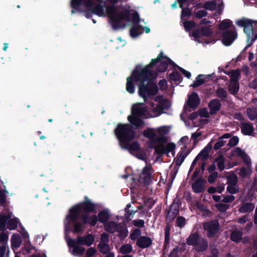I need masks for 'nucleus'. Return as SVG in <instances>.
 <instances>
[{
    "label": "nucleus",
    "mask_w": 257,
    "mask_h": 257,
    "mask_svg": "<svg viewBox=\"0 0 257 257\" xmlns=\"http://www.w3.org/2000/svg\"><path fill=\"white\" fill-rule=\"evenodd\" d=\"M171 60L161 53L156 59H153L150 64L144 68L135 70L132 76L127 78L126 90L131 94L135 92L134 83L141 82L142 84L139 86V95L146 101L148 99L152 98L156 95L158 91L157 86L151 82L152 74L150 70L151 67L156 64H159L158 71L164 72L167 69Z\"/></svg>",
    "instance_id": "1"
},
{
    "label": "nucleus",
    "mask_w": 257,
    "mask_h": 257,
    "mask_svg": "<svg viewBox=\"0 0 257 257\" xmlns=\"http://www.w3.org/2000/svg\"><path fill=\"white\" fill-rule=\"evenodd\" d=\"M80 5L88 8V12L85 13V16L87 18L91 16L89 14H95L102 17L107 14L114 29L121 27V20L129 21V11L122 8H116L113 6H108L105 12L104 9L100 5L95 6L94 0H71V5L73 9L77 8Z\"/></svg>",
    "instance_id": "2"
},
{
    "label": "nucleus",
    "mask_w": 257,
    "mask_h": 257,
    "mask_svg": "<svg viewBox=\"0 0 257 257\" xmlns=\"http://www.w3.org/2000/svg\"><path fill=\"white\" fill-rule=\"evenodd\" d=\"M150 105L148 109L143 103L134 104L132 108V115L128 116V121L136 127L142 126L144 124L142 118L157 117L161 114L163 108L160 105L155 106L154 103L151 102Z\"/></svg>",
    "instance_id": "3"
},
{
    "label": "nucleus",
    "mask_w": 257,
    "mask_h": 257,
    "mask_svg": "<svg viewBox=\"0 0 257 257\" xmlns=\"http://www.w3.org/2000/svg\"><path fill=\"white\" fill-rule=\"evenodd\" d=\"M115 132L122 149L127 150L132 154H134L140 150V145L137 142L130 143L135 138L130 125L119 124Z\"/></svg>",
    "instance_id": "4"
},
{
    "label": "nucleus",
    "mask_w": 257,
    "mask_h": 257,
    "mask_svg": "<svg viewBox=\"0 0 257 257\" xmlns=\"http://www.w3.org/2000/svg\"><path fill=\"white\" fill-rule=\"evenodd\" d=\"M170 131V126L163 125L158 127L156 130L148 128L144 132V136L148 138L152 145L159 143H167V135Z\"/></svg>",
    "instance_id": "5"
},
{
    "label": "nucleus",
    "mask_w": 257,
    "mask_h": 257,
    "mask_svg": "<svg viewBox=\"0 0 257 257\" xmlns=\"http://www.w3.org/2000/svg\"><path fill=\"white\" fill-rule=\"evenodd\" d=\"M95 209V205L86 197L83 202L77 204L70 210V217L73 220L76 219L82 212H93Z\"/></svg>",
    "instance_id": "6"
},
{
    "label": "nucleus",
    "mask_w": 257,
    "mask_h": 257,
    "mask_svg": "<svg viewBox=\"0 0 257 257\" xmlns=\"http://www.w3.org/2000/svg\"><path fill=\"white\" fill-rule=\"evenodd\" d=\"M235 24L240 27L244 28V32L249 39L255 40L257 37L254 35L253 30L257 27V23L251 20L241 18L235 21Z\"/></svg>",
    "instance_id": "7"
},
{
    "label": "nucleus",
    "mask_w": 257,
    "mask_h": 257,
    "mask_svg": "<svg viewBox=\"0 0 257 257\" xmlns=\"http://www.w3.org/2000/svg\"><path fill=\"white\" fill-rule=\"evenodd\" d=\"M18 220L15 218H13L12 213H9L8 215L2 213L0 216V230H4L6 228L11 230L15 229L18 225Z\"/></svg>",
    "instance_id": "8"
},
{
    "label": "nucleus",
    "mask_w": 257,
    "mask_h": 257,
    "mask_svg": "<svg viewBox=\"0 0 257 257\" xmlns=\"http://www.w3.org/2000/svg\"><path fill=\"white\" fill-rule=\"evenodd\" d=\"M152 146V147L155 148L156 152L159 154H168L171 152L172 155H174L173 151L176 148V145L174 143H159Z\"/></svg>",
    "instance_id": "9"
},
{
    "label": "nucleus",
    "mask_w": 257,
    "mask_h": 257,
    "mask_svg": "<svg viewBox=\"0 0 257 257\" xmlns=\"http://www.w3.org/2000/svg\"><path fill=\"white\" fill-rule=\"evenodd\" d=\"M153 173L151 166L146 165L143 169L138 179L139 185L149 184L152 180V175Z\"/></svg>",
    "instance_id": "10"
},
{
    "label": "nucleus",
    "mask_w": 257,
    "mask_h": 257,
    "mask_svg": "<svg viewBox=\"0 0 257 257\" xmlns=\"http://www.w3.org/2000/svg\"><path fill=\"white\" fill-rule=\"evenodd\" d=\"M220 34L222 36V43L226 46L230 45L237 37V34L234 30L223 31Z\"/></svg>",
    "instance_id": "11"
},
{
    "label": "nucleus",
    "mask_w": 257,
    "mask_h": 257,
    "mask_svg": "<svg viewBox=\"0 0 257 257\" xmlns=\"http://www.w3.org/2000/svg\"><path fill=\"white\" fill-rule=\"evenodd\" d=\"M203 228L207 231L208 236L212 237L219 229V223L217 220L206 222L203 225Z\"/></svg>",
    "instance_id": "12"
},
{
    "label": "nucleus",
    "mask_w": 257,
    "mask_h": 257,
    "mask_svg": "<svg viewBox=\"0 0 257 257\" xmlns=\"http://www.w3.org/2000/svg\"><path fill=\"white\" fill-rule=\"evenodd\" d=\"M67 244L70 248V251L71 253L73 255H81L85 251V248L83 247L77 245L78 244L77 241L74 239H69L67 240Z\"/></svg>",
    "instance_id": "13"
},
{
    "label": "nucleus",
    "mask_w": 257,
    "mask_h": 257,
    "mask_svg": "<svg viewBox=\"0 0 257 257\" xmlns=\"http://www.w3.org/2000/svg\"><path fill=\"white\" fill-rule=\"evenodd\" d=\"M75 220H72L70 217V214L67 216L65 220L64 224L66 230H69L70 229V226L71 221H73L74 223V232H79L82 231L83 230V227L80 223L75 222Z\"/></svg>",
    "instance_id": "14"
},
{
    "label": "nucleus",
    "mask_w": 257,
    "mask_h": 257,
    "mask_svg": "<svg viewBox=\"0 0 257 257\" xmlns=\"http://www.w3.org/2000/svg\"><path fill=\"white\" fill-rule=\"evenodd\" d=\"M211 34V31L209 27H205L202 28L201 30H197L195 31L192 36L194 38L195 41L200 42V39L203 36H209Z\"/></svg>",
    "instance_id": "15"
},
{
    "label": "nucleus",
    "mask_w": 257,
    "mask_h": 257,
    "mask_svg": "<svg viewBox=\"0 0 257 257\" xmlns=\"http://www.w3.org/2000/svg\"><path fill=\"white\" fill-rule=\"evenodd\" d=\"M75 240L78 244L90 246L94 242V238L92 235L88 234L85 237L78 236Z\"/></svg>",
    "instance_id": "16"
},
{
    "label": "nucleus",
    "mask_w": 257,
    "mask_h": 257,
    "mask_svg": "<svg viewBox=\"0 0 257 257\" xmlns=\"http://www.w3.org/2000/svg\"><path fill=\"white\" fill-rule=\"evenodd\" d=\"M234 153L235 155L239 156L243 161L246 164L249 165L251 164V161L249 156L246 154L245 152L237 147L234 150Z\"/></svg>",
    "instance_id": "17"
},
{
    "label": "nucleus",
    "mask_w": 257,
    "mask_h": 257,
    "mask_svg": "<svg viewBox=\"0 0 257 257\" xmlns=\"http://www.w3.org/2000/svg\"><path fill=\"white\" fill-rule=\"evenodd\" d=\"M200 102L198 95L196 93H193L188 96L187 101L188 105L191 108H196Z\"/></svg>",
    "instance_id": "18"
},
{
    "label": "nucleus",
    "mask_w": 257,
    "mask_h": 257,
    "mask_svg": "<svg viewBox=\"0 0 257 257\" xmlns=\"http://www.w3.org/2000/svg\"><path fill=\"white\" fill-rule=\"evenodd\" d=\"M241 132L245 135H251L254 132V128L251 123L242 122L241 126Z\"/></svg>",
    "instance_id": "19"
},
{
    "label": "nucleus",
    "mask_w": 257,
    "mask_h": 257,
    "mask_svg": "<svg viewBox=\"0 0 257 257\" xmlns=\"http://www.w3.org/2000/svg\"><path fill=\"white\" fill-rule=\"evenodd\" d=\"M137 244L140 247L146 248L152 244V240L149 237L142 236L138 239Z\"/></svg>",
    "instance_id": "20"
},
{
    "label": "nucleus",
    "mask_w": 257,
    "mask_h": 257,
    "mask_svg": "<svg viewBox=\"0 0 257 257\" xmlns=\"http://www.w3.org/2000/svg\"><path fill=\"white\" fill-rule=\"evenodd\" d=\"M254 208V205L251 203H243L240 205L239 211L242 213H248Z\"/></svg>",
    "instance_id": "21"
},
{
    "label": "nucleus",
    "mask_w": 257,
    "mask_h": 257,
    "mask_svg": "<svg viewBox=\"0 0 257 257\" xmlns=\"http://www.w3.org/2000/svg\"><path fill=\"white\" fill-rule=\"evenodd\" d=\"M209 106L210 108V113L213 114L219 110L220 107V101L217 99H213L209 103Z\"/></svg>",
    "instance_id": "22"
},
{
    "label": "nucleus",
    "mask_w": 257,
    "mask_h": 257,
    "mask_svg": "<svg viewBox=\"0 0 257 257\" xmlns=\"http://www.w3.org/2000/svg\"><path fill=\"white\" fill-rule=\"evenodd\" d=\"M118 226L119 224L112 221H108L104 224V228L106 231L111 233L116 231Z\"/></svg>",
    "instance_id": "23"
},
{
    "label": "nucleus",
    "mask_w": 257,
    "mask_h": 257,
    "mask_svg": "<svg viewBox=\"0 0 257 257\" xmlns=\"http://www.w3.org/2000/svg\"><path fill=\"white\" fill-rule=\"evenodd\" d=\"M210 75H199L197 77L196 81H195L191 86L193 87H198L203 83H204L207 80H208L210 77Z\"/></svg>",
    "instance_id": "24"
},
{
    "label": "nucleus",
    "mask_w": 257,
    "mask_h": 257,
    "mask_svg": "<svg viewBox=\"0 0 257 257\" xmlns=\"http://www.w3.org/2000/svg\"><path fill=\"white\" fill-rule=\"evenodd\" d=\"M212 148V146L208 144L205 148L198 154L197 158L201 159L202 160H205L209 156V153Z\"/></svg>",
    "instance_id": "25"
},
{
    "label": "nucleus",
    "mask_w": 257,
    "mask_h": 257,
    "mask_svg": "<svg viewBox=\"0 0 257 257\" xmlns=\"http://www.w3.org/2000/svg\"><path fill=\"white\" fill-rule=\"evenodd\" d=\"M201 238L199 237L198 234L197 233H194L191 234L187 240V243L189 245H193L196 246V244L198 243L199 240L201 239Z\"/></svg>",
    "instance_id": "26"
},
{
    "label": "nucleus",
    "mask_w": 257,
    "mask_h": 257,
    "mask_svg": "<svg viewBox=\"0 0 257 257\" xmlns=\"http://www.w3.org/2000/svg\"><path fill=\"white\" fill-rule=\"evenodd\" d=\"M230 136L231 135L230 134H225L222 136L214 145V149L216 150L222 147L225 143L224 139H228L230 137Z\"/></svg>",
    "instance_id": "27"
},
{
    "label": "nucleus",
    "mask_w": 257,
    "mask_h": 257,
    "mask_svg": "<svg viewBox=\"0 0 257 257\" xmlns=\"http://www.w3.org/2000/svg\"><path fill=\"white\" fill-rule=\"evenodd\" d=\"M82 218L85 224L89 223L92 225H95L98 221V218L96 215L88 217L87 215H84L82 216Z\"/></svg>",
    "instance_id": "28"
},
{
    "label": "nucleus",
    "mask_w": 257,
    "mask_h": 257,
    "mask_svg": "<svg viewBox=\"0 0 257 257\" xmlns=\"http://www.w3.org/2000/svg\"><path fill=\"white\" fill-rule=\"evenodd\" d=\"M215 163L220 171H223L225 168V159L222 155H219L215 160Z\"/></svg>",
    "instance_id": "29"
},
{
    "label": "nucleus",
    "mask_w": 257,
    "mask_h": 257,
    "mask_svg": "<svg viewBox=\"0 0 257 257\" xmlns=\"http://www.w3.org/2000/svg\"><path fill=\"white\" fill-rule=\"evenodd\" d=\"M247 165V166L246 167H242L240 170L239 174L241 177H247L250 176L251 173L252 169L251 164Z\"/></svg>",
    "instance_id": "30"
},
{
    "label": "nucleus",
    "mask_w": 257,
    "mask_h": 257,
    "mask_svg": "<svg viewBox=\"0 0 257 257\" xmlns=\"http://www.w3.org/2000/svg\"><path fill=\"white\" fill-rule=\"evenodd\" d=\"M98 220L101 223H106L110 218V214L108 211L103 210L100 212L98 215Z\"/></svg>",
    "instance_id": "31"
},
{
    "label": "nucleus",
    "mask_w": 257,
    "mask_h": 257,
    "mask_svg": "<svg viewBox=\"0 0 257 257\" xmlns=\"http://www.w3.org/2000/svg\"><path fill=\"white\" fill-rule=\"evenodd\" d=\"M188 153L185 150H183L180 151L176 159V164L178 166H180L184 161Z\"/></svg>",
    "instance_id": "32"
},
{
    "label": "nucleus",
    "mask_w": 257,
    "mask_h": 257,
    "mask_svg": "<svg viewBox=\"0 0 257 257\" xmlns=\"http://www.w3.org/2000/svg\"><path fill=\"white\" fill-rule=\"evenodd\" d=\"M119 233V236L120 238H124L128 234V230L124 224H119L118 229L116 230Z\"/></svg>",
    "instance_id": "33"
},
{
    "label": "nucleus",
    "mask_w": 257,
    "mask_h": 257,
    "mask_svg": "<svg viewBox=\"0 0 257 257\" xmlns=\"http://www.w3.org/2000/svg\"><path fill=\"white\" fill-rule=\"evenodd\" d=\"M203 183L202 180H199L192 184V188L195 193H200L203 190Z\"/></svg>",
    "instance_id": "34"
},
{
    "label": "nucleus",
    "mask_w": 257,
    "mask_h": 257,
    "mask_svg": "<svg viewBox=\"0 0 257 257\" xmlns=\"http://www.w3.org/2000/svg\"><path fill=\"white\" fill-rule=\"evenodd\" d=\"M232 22L229 20L223 21L219 25L220 33L223 31H229L228 29L231 27Z\"/></svg>",
    "instance_id": "35"
},
{
    "label": "nucleus",
    "mask_w": 257,
    "mask_h": 257,
    "mask_svg": "<svg viewBox=\"0 0 257 257\" xmlns=\"http://www.w3.org/2000/svg\"><path fill=\"white\" fill-rule=\"evenodd\" d=\"M11 242L13 247L18 248L22 243L21 237L19 235L14 234L11 238Z\"/></svg>",
    "instance_id": "36"
},
{
    "label": "nucleus",
    "mask_w": 257,
    "mask_h": 257,
    "mask_svg": "<svg viewBox=\"0 0 257 257\" xmlns=\"http://www.w3.org/2000/svg\"><path fill=\"white\" fill-rule=\"evenodd\" d=\"M207 247V241L205 239L202 238L199 240L198 243L196 244L195 246L196 249L199 251H202L206 249Z\"/></svg>",
    "instance_id": "37"
},
{
    "label": "nucleus",
    "mask_w": 257,
    "mask_h": 257,
    "mask_svg": "<svg viewBox=\"0 0 257 257\" xmlns=\"http://www.w3.org/2000/svg\"><path fill=\"white\" fill-rule=\"evenodd\" d=\"M242 235V231L234 230L232 232L230 237L232 241L237 242L241 239Z\"/></svg>",
    "instance_id": "38"
},
{
    "label": "nucleus",
    "mask_w": 257,
    "mask_h": 257,
    "mask_svg": "<svg viewBox=\"0 0 257 257\" xmlns=\"http://www.w3.org/2000/svg\"><path fill=\"white\" fill-rule=\"evenodd\" d=\"M217 4L215 1H208L204 3L203 7L207 10L213 11L215 9Z\"/></svg>",
    "instance_id": "39"
},
{
    "label": "nucleus",
    "mask_w": 257,
    "mask_h": 257,
    "mask_svg": "<svg viewBox=\"0 0 257 257\" xmlns=\"http://www.w3.org/2000/svg\"><path fill=\"white\" fill-rule=\"evenodd\" d=\"M246 113L251 120H254L257 116V110L254 108L247 109Z\"/></svg>",
    "instance_id": "40"
},
{
    "label": "nucleus",
    "mask_w": 257,
    "mask_h": 257,
    "mask_svg": "<svg viewBox=\"0 0 257 257\" xmlns=\"http://www.w3.org/2000/svg\"><path fill=\"white\" fill-rule=\"evenodd\" d=\"M132 250L133 247L132 245L130 244H126L121 246L119 249V251L122 254H125L132 252Z\"/></svg>",
    "instance_id": "41"
},
{
    "label": "nucleus",
    "mask_w": 257,
    "mask_h": 257,
    "mask_svg": "<svg viewBox=\"0 0 257 257\" xmlns=\"http://www.w3.org/2000/svg\"><path fill=\"white\" fill-rule=\"evenodd\" d=\"M238 82L231 81L229 86V90L231 93L235 94L238 90Z\"/></svg>",
    "instance_id": "42"
},
{
    "label": "nucleus",
    "mask_w": 257,
    "mask_h": 257,
    "mask_svg": "<svg viewBox=\"0 0 257 257\" xmlns=\"http://www.w3.org/2000/svg\"><path fill=\"white\" fill-rule=\"evenodd\" d=\"M240 76V71L239 70H235L232 71L230 74L231 81L238 82V80Z\"/></svg>",
    "instance_id": "43"
},
{
    "label": "nucleus",
    "mask_w": 257,
    "mask_h": 257,
    "mask_svg": "<svg viewBox=\"0 0 257 257\" xmlns=\"http://www.w3.org/2000/svg\"><path fill=\"white\" fill-rule=\"evenodd\" d=\"M228 185H235L237 184L238 178L237 176L234 174H231L227 177Z\"/></svg>",
    "instance_id": "44"
},
{
    "label": "nucleus",
    "mask_w": 257,
    "mask_h": 257,
    "mask_svg": "<svg viewBox=\"0 0 257 257\" xmlns=\"http://www.w3.org/2000/svg\"><path fill=\"white\" fill-rule=\"evenodd\" d=\"M98 247L100 251L103 253H106L109 251V246L108 243H99Z\"/></svg>",
    "instance_id": "45"
},
{
    "label": "nucleus",
    "mask_w": 257,
    "mask_h": 257,
    "mask_svg": "<svg viewBox=\"0 0 257 257\" xmlns=\"http://www.w3.org/2000/svg\"><path fill=\"white\" fill-rule=\"evenodd\" d=\"M227 191L231 194H235L239 191V188L235 185H228Z\"/></svg>",
    "instance_id": "46"
},
{
    "label": "nucleus",
    "mask_w": 257,
    "mask_h": 257,
    "mask_svg": "<svg viewBox=\"0 0 257 257\" xmlns=\"http://www.w3.org/2000/svg\"><path fill=\"white\" fill-rule=\"evenodd\" d=\"M141 234V231L139 229H135L130 234V238L132 240L137 239Z\"/></svg>",
    "instance_id": "47"
},
{
    "label": "nucleus",
    "mask_w": 257,
    "mask_h": 257,
    "mask_svg": "<svg viewBox=\"0 0 257 257\" xmlns=\"http://www.w3.org/2000/svg\"><path fill=\"white\" fill-rule=\"evenodd\" d=\"M136 154L135 156L137 158L140 160H145L146 158V156L145 152L141 149L137 152H135Z\"/></svg>",
    "instance_id": "48"
},
{
    "label": "nucleus",
    "mask_w": 257,
    "mask_h": 257,
    "mask_svg": "<svg viewBox=\"0 0 257 257\" xmlns=\"http://www.w3.org/2000/svg\"><path fill=\"white\" fill-rule=\"evenodd\" d=\"M217 96L220 98H225L227 96L226 91L223 88H218L216 91Z\"/></svg>",
    "instance_id": "49"
},
{
    "label": "nucleus",
    "mask_w": 257,
    "mask_h": 257,
    "mask_svg": "<svg viewBox=\"0 0 257 257\" xmlns=\"http://www.w3.org/2000/svg\"><path fill=\"white\" fill-rule=\"evenodd\" d=\"M8 235L5 233H2L0 234V243L1 244H7L8 240Z\"/></svg>",
    "instance_id": "50"
},
{
    "label": "nucleus",
    "mask_w": 257,
    "mask_h": 257,
    "mask_svg": "<svg viewBox=\"0 0 257 257\" xmlns=\"http://www.w3.org/2000/svg\"><path fill=\"white\" fill-rule=\"evenodd\" d=\"M238 141L239 140L237 137H233L229 140L228 145L230 147H233L238 144Z\"/></svg>",
    "instance_id": "51"
},
{
    "label": "nucleus",
    "mask_w": 257,
    "mask_h": 257,
    "mask_svg": "<svg viewBox=\"0 0 257 257\" xmlns=\"http://www.w3.org/2000/svg\"><path fill=\"white\" fill-rule=\"evenodd\" d=\"M109 242V236L108 234L106 233L102 234L100 238V243H108Z\"/></svg>",
    "instance_id": "52"
},
{
    "label": "nucleus",
    "mask_w": 257,
    "mask_h": 257,
    "mask_svg": "<svg viewBox=\"0 0 257 257\" xmlns=\"http://www.w3.org/2000/svg\"><path fill=\"white\" fill-rule=\"evenodd\" d=\"M216 207L219 211L223 212L228 208L229 206L223 203H218L216 205Z\"/></svg>",
    "instance_id": "53"
},
{
    "label": "nucleus",
    "mask_w": 257,
    "mask_h": 257,
    "mask_svg": "<svg viewBox=\"0 0 257 257\" xmlns=\"http://www.w3.org/2000/svg\"><path fill=\"white\" fill-rule=\"evenodd\" d=\"M140 34V33L139 32V29L135 27H133L130 31V35L133 37L135 38L138 36Z\"/></svg>",
    "instance_id": "54"
},
{
    "label": "nucleus",
    "mask_w": 257,
    "mask_h": 257,
    "mask_svg": "<svg viewBox=\"0 0 257 257\" xmlns=\"http://www.w3.org/2000/svg\"><path fill=\"white\" fill-rule=\"evenodd\" d=\"M170 78L175 81H179L180 80V74L177 72H172L170 75Z\"/></svg>",
    "instance_id": "55"
},
{
    "label": "nucleus",
    "mask_w": 257,
    "mask_h": 257,
    "mask_svg": "<svg viewBox=\"0 0 257 257\" xmlns=\"http://www.w3.org/2000/svg\"><path fill=\"white\" fill-rule=\"evenodd\" d=\"M218 177V173L217 172H213L210 175L208 178V181L210 183H213Z\"/></svg>",
    "instance_id": "56"
},
{
    "label": "nucleus",
    "mask_w": 257,
    "mask_h": 257,
    "mask_svg": "<svg viewBox=\"0 0 257 257\" xmlns=\"http://www.w3.org/2000/svg\"><path fill=\"white\" fill-rule=\"evenodd\" d=\"M195 24L192 21H186L184 23V26L186 30H189L194 27Z\"/></svg>",
    "instance_id": "57"
},
{
    "label": "nucleus",
    "mask_w": 257,
    "mask_h": 257,
    "mask_svg": "<svg viewBox=\"0 0 257 257\" xmlns=\"http://www.w3.org/2000/svg\"><path fill=\"white\" fill-rule=\"evenodd\" d=\"M176 223L178 226L182 227L185 224V219L183 217H178L177 219Z\"/></svg>",
    "instance_id": "58"
},
{
    "label": "nucleus",
    "mask_w": 257,
    "mask_h": 257,
    "mask_svg": "<svg viewBox=\"0 0 257 257\" xmlns=\"http://www.w3.org/2000/svg\"><path fill=\"white\" fill-rule=\"evenodd\" d=\"M133 224L138 227H142L144 226V221L141 219L134 220L133 221Z\"/></svg>",
    "instance_id": "59"
},
{
    "label": "nucleus",
    "mask_w": 257,
    "mask_h": 257,
    "mask_svg": "<svg viewBox=\"0 0 257 257\" xmlns=\"http://www.w3.org/2000/svg\"><path fill=\"white\" fill-rule=\"evenodd\" d=\"M180 71L181 72V73L187 78H190L191 76V74L190 72L185 70L184 69L179 67H178Z\"/></svg>",
    "instance_id": "60"
},
{
    "label": "nucleus",
    "mask_w": 257,
    "mask_h": 257,
    "mask_svg": "<svg viewBox=\"0 0 257 257\" xmlns=\"http://www.w3.org/2000/svg\"><path fill=\"white\" fill-rule=\"evenodd\" d=\"M235 199L234 196L230 195L225 197L223 199V202L225 203H230L232 202Z\"/></svg>",
    "instance_id": "61"
},
{
    "label": "nucleus",
    "mask_w": 257,
    "mask_h": 257,
    "mask_svg": "<svg viewBox=\"0 0 257 257\" xmlns=\"http://www.w3.org/2000/svg\"><path fill=\"white\" fill-rule=\"evenodd\" d=\"M207 14V13L204 10H200L197 12L195 13V16L196 17L198 18H201L204 16H205Z\"/></svg>",
    "instance_id": "62"
},
{
    "label": "nucleus",
    "mask_w": 257,
    "mask_h": 257,
    "mask_svg": "<svg viewBox=\"0 0 257 257\" xmlns=\"http://www.w3.org/2000/svg\"><path fill=\"white\" fill-rule=\"evenodd\" d=\"M159 86L161 89H162V90L166 89L167 87V81L165 80H161L159 83Z\"/></svg>",
    "instance_id": "63"
},
{
    "label": "nucleus",
    "mask_w": 257,
    "mask_h": 257,
    "mask_svg": "<svg viewBox=\"0 0 257 257\" xmlns=\"http://www.w3.org/2000/svg\"><path fill=\"white\" fill-rule=\"evenodd\" d=\"M95 249L93 247H90L87 250L86 252V255L87 257H91L95 253Z\"/></svg>",
    "instance_id": "64"
}]
</instances>
